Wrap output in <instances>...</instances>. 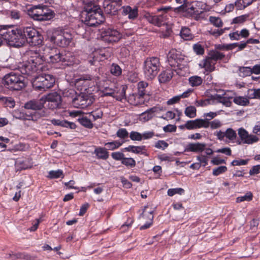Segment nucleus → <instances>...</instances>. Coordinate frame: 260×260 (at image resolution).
Instances as JSON below:
<instances>
[{
	"label": "nucleus",
	"instance_id": "nucleus-1",
	"mask_svg": "<svg viewBox=\"0 0 260 260\" xmlns=\"http://www.w3.org/2000/svg\"><path fill=\"white\" fill-rule=\"evenodd\" d=\"M29 58L18 66V70L22 74L27 76H32L44 71L46 67L43 65L45 58L37 51L30 50L29 52Z\"/></svg>",
	"mask_w": 260,
	"mask_h": 260
},
{
	"label": "nucleus",
	"instance_id": "nucleus-2",
	"mask_svg": "<svg viewBox=\"0 0 260 260\" xmlns=\"http://www.w3.org/2000/svg\"><path fill=\"white\" fill-rule=\"evenodd\" d=\"M81 18L85 24L90 26H95L105 20L101 9L95 7L91 8V6L85 7L81 14Z\"/></svg>",
	"mask_w": 260,
	"mask_h": 260
},
{
	"label": "nucleus",
	"instance_id": "nucleus-3",
	"mask_svg": "<svg viewBox=\"0 0 260 260\" xmlns=\"http://www.w3.org/2000/svg\"><path fill=\"white\" fill-rule=\"evenodd\" d=\"M46 37L49 42L60 47H67L72 40L71 33L59 28L48 29Z\"/></svg>",
	"mask_w": 260,
	"mask_h": 260
},
{
	"label": "nucleus",
	"instance_id": "nucleus-4",
	"mask_svg": "<svg viewBox=\"0 0 260 260\" xmlns=\"http://www.w3.org/2000/svg\"><path fill=\"white\" fill-rule=\"evenodd\" d=\"M27 14L33 20L39 21L50 20L55 15L53 10L43 4L32 6L27 9Z\"/></svg>",
	"mask_w": 260,
	"mask_h": 260
},
{
	"label": "nucleus",
	"instance_id": "nucleus-5",
	"mask_svg": "<svg viewBox=\"0 0 260 260\" xmlns=\"http://www.w3.org/2000/svg\"><path fill=\"white\" fill-rule=\"evenodd\" d=\"M3 30L1 35L8 45L14 47H20L24 45V39L22 37L21 27L13 28L9 27L7 29L4 28Z\"/></svg>",
	"mask_w": 260,
	"mask_h": 260
},
{
	"label": "nucleus",
	"instance_id": "nucleus-6",
	"mask_svg": "<svg viewBox=\"0 0 260 260\" xmlns=\"http://www.w3.org/2000/svg\"><path fill=\"white\" fill-rule=\"evenodd\" d=\"M55 82L54 76L42 73L35 77L32 81L33 88L38 91H43L52 87Z\"/></svg>",
	"mask_w": 260,
	"mask_h": 260
},
{
	"label": "nucleus",
	"instance_id": "nucleus-7",
	"mask_svg": "<svg viewBox=\"0 0 260 260\" xmlns=\"http://www.w3.org/2000/svg\"><path fill=\"white\" fill-rule=\"evenodd\" d=\"M3 84L10 89L19 90L25 86L24 77L19 73L11 72L3 78Z\"/></svg>",
	"mask_w": 260,
	"mask_h": 260
},
{
	"label": "nucleus",
	"instance_id": "nucleus-8",
	"mask_svg": "<svg viewBox=\"0 0 260 260\" xmlns=\"http://www.w3.org/2000/svg\"><path fill=\"white\" fill-rule=\"evenodd\" d=\"M22 37L24 39V43L26 41L31 46L41 45L43 42V38L39 32L31 26L21 27Z\"/></svg>",
	"mask_w": 260,
	"mask_h": 260
},
{
	"label": "nucleus",
	"instance_id": "nucleus-9",
	"mask_svg": "<svg viewBox=\"0 0 260 260\" xmlns=\"http://www.w3.org/2000/svg\"><path fill=\"white\" fill-rule=\"evenodd\" d=\"M127 87L126 85H121L112 87L104 86L100 87L101 96H110L118 101L126 99L125 91Z\"/></svg>",
	"mask_w": 260,
	"mask_h": 260
},
{
	"label": "nucleus",
	"instance_id": "nucleus-10",
	"mask_svg": "<svg viewBox=\"0 0 260 260\" xmlns=\"http://www.w3.org/2000/svg\"><path fill=\"white\" fill-rule=\"evenodd\" d=\"M159 59L156 57H148L144 63V73L147 79H153L159 70Z\"/></svg>",
	"mask_w": 260,
	"mask_h": 260
},
{
	"label": "nucleus",
	"instance_id": "nucleus-11",
	"mask_svg": "<svg viewBox=\"0 0 260 260\" xmlns=\"http://www.w3.org/2000/svg\"><path fill=\"white\" fill-rule=\"evenodd\" d=\"M138 92L137 93L130 95L128 98L127 101L133 105H137L140 103L139 100L137 99L143 98L145 95H149L150 91L149 90V84L145 81H140L137 84Z\"/></svg>",
	"mask_w": 260,
	"mask_h": 260
},
{
	"label": "nucleus",
	"instance_id": "nucleus-12",
	"mask_svg": "<svg viewBox=\"0 0 260 260\" xmlns=\"http://www.w3.org/2000/svg\"><path fill=\"white\" fill-rule=\"evenodd\" d=\"M101 37L103 41L110 43L118 41L121 38V35L115 29L103 27L101 28Z\"/></svg>",
	"mask_w": 260,
	"mask_h": 260
},
{
	"label": "nucleus",
	"instance_id": "nucleus-13",
	"mask_svg": "<svg viewBox=\"0 0 260 260\" xmlns=\"http://www.w3.org/2000/svg\"><path fill=\"white\" fill-rule=\"evenodd\" d=\"M111 56V52L107 48H100L95 50L90 55L92 59L88 61L91 65H94L95 61H102L108 59Z\"/></svg>",
	"mask_w": 260,
	"mask_h": 260
},
{
	"label": "nucleus",
	"instance_id": "nucleus-14",
	"mask_svg": "<svg viewBox=\"0 0 260 260\" xmlns=\"http://www.w3.org/2000/svg\"><path fill=\"white\" fill-rule=\"evenodd\" d=\"M153 209L149 207L145 206L142 214L140 215V219L144 224L140 227L141 230L146 229L150 226L153 219Z\"/></svg>",
	"mask_w": 260,
	"mask_h": 260
},
{
	"label": "nucleus",
	"instance_id": "nucleus-15",
	"mask_svg": "<svg viewBox=\"0 0 260 260\" xmlns=\"http://www.w3.org/2000/svg\"><path fill=\"white\" fill-rule=\"evenodd\" d=\"M48 53L43 56L45 58V61L48 60L52 63L61 62L62 52L56 48H47Z\"/></svg>",
	"mask_w": 260,
	"mask_h": 260
},
{
	"label": "nucleus",
	"instance_id": "nucleus-16",
	"mask_svg": "<svg viewBox=\"0 0 260 260\" xmlns=\"http://www.w3.org/2000/svg\"><path fill=\"white\" fill-rule=\"evenodd\" d=\"M238 134L243 144H252L258 141V138L253 135L249 134L247 131L243 128H240L238 130Z\"/></svg>",
	"mask_w": 260,
	"mask_h": 260
},
{
	"label": "nucleus",
	"instance_id": "nucleus-17",
	"mask_svg": "<svg viewBox=\"0 0 260 260\" xmlns=\"http://www.w3.org/2000/svg\"><path fill=\"white\" fill-rule=\"evenodd\" d=\"M91 78L89 76H82L75 80V87L82 93V91H86L90 85Z\"/></svg>",
	"mask_w": 260,
	"mask_h": 260
},
{
	"label": "nucleus",
	"instance_id": "nucleus-18",
	"mask_svg": "<svg viewBox=\"0 0 260 260\" xmlns=\"http://www.w3.org/2000/svg\"><path fill=\"white\" fill-rule=\"evenodd\" d=\"M48 102L47 106L50 109H60L61 96L56 92L48 95L47 97Z\"/></svg>",
	"mask_w": 260,
	"mask_h": 260
},
{
	"label": "nucleus",
	"instance_id": "nucleus-19",
	"mask_svg": "<svg viewBox=\"0 0 260 260\" xmlns=\"http://www.w3.org/2000/svg\"><path fill=\"white\" fill-rule=\"evenodd\" d=\"M91 104V100L87 98L82 93L77 94L73 100V104L78 108L84 109Z\"/></svg>",
	"mask_w": 260,
	"mask_h": 260
},
{
	"label": "nucleus",
	"instance_id": "nucleus-20",
	"mask_svg": "<svg viewBox=\"0 0 260 260\" xmlns=\"http://www.w3.org/2000/svg\"><path fill=\"white\" fill-rule=\"evenodd\" d=\"M185 127L188 129L208 128V123L204 119H196L194 120L187 121L185 124Z\"/></svg>",
	"mask_w": 260,
	"mask_h": 260
},
{
	"label": "nucleus",
	"instance_id": "nucleus-21",
	"mask_svg": "<svg viewBox=\"0 0 260 260\" xmlns=\"http://www.w3.org/2000/svg\"><path fill=\"white\" fill-rule=\"evenodd\" d=\"M61 62L66 66H73L76 63V57L73 53L70 51H62Z\"/></svg>",
	"mask_w": 260,
	"mask_h": 260
},
{
	"label": "nucleus",
	"instance_id": "nucleus-22",
	"mask_svg": "<svg viewBox=\"0 0 260 260\" xmlns=\"http://www.w3.org/2000/svg\"><path fill=\"white\" fill-rule=\"evenodd\" d=\"M181 59L180 52L175 49H171L167 55V59L171 66H174L175 62Z\"/></svg>",
	"mask_w": 260,
	"mask_h": 260
},
{
	"label": "nucleus",
	"instance_id": "nucleus-23",
	"mask_svg": "<svg viewBox=\"0 0 260 260\" xmlns=\"http://www.w3.org/2000/svg\"><path fill=\"white\" fill-rule=\"evenodd\" d=\"M206 146L205 143H190L187 145L185 150L191 152H202Z\"/></svg>",
	"mask_w": 260,
	"mask_h": 260
},
{
	"label": "nucleus",
	"instance_id": "nucleus-24",
	"mask_svg": "<svg viewBox=\"0 0 260 260\" xmlns=\"http://www.w3.org/2000/svg\"><path fill=\"white\" fill-rule=\"evenodd\" d=\"M43 103L37 100H30L24 104V107L26 109L32 110H41L43 107Z\"/></svg>",
	"mask_w": 260,
	"mask_h": 260
},
{
	"label": "nucleus",
	"instance_id": "nucleus-25",
	"mask_svg": "<svg viewBox=\"0 0 260 260\" xmlns=\"http://www.w3.org/2000/svg\"><path fill=\"white\" fill-rule=\"evenodd\" d=\"M52 124L57 125H60L63 127H69L71 129H75L76 128V125L74 123L69 122L66 120H61L59 119H52L51 120Z\"/></svg>",
	"mask_w": 260,
	"mask_h": 260
},
{
	"label": "nucleus",
	"instance_id": "nucleus-26",
	"mask_svg": "<svg viewBox=\"0 0 260 260\" xmlns=\"http://www.w3.org/2000/svg\"><path fill=\"white\" fill-rule=\"evenodd\" d=\"M252 4L251 0H236L235 5L237 10H242Z\"/></svg>",
	"mask_w": 260,
	"mask_h": 260
},
{
	"label": "nucleus",
	"instance_id": "nucleus-27",
	"mask_svg": "<svg viewBox=\"0 0 260 260\" xmlns=\"http://www.w3.org/2000/svg\"><path fill=\"white\" fill-rule=\"evenodd\" d=\"M215 63L209 57H207L204 60L203 68H205L206 71L211 72L215 69Z\"/></svg>",
	"mask_w": 260,
	"mask_h": 260
},
{
	"label": "nucleus",
	"instance_id": "nucleus-28",
	"mask_svg": "<svg viewBox=\"0 0 260 260\" xmlns=\"http://www.w3.org/2000/svg\"><path fill=\"white\" fill-rule=\"evenodd\" d=\"M148 20L152 24L157 26H161L162 22V15H154L149 16L148 17Z\"/></svg>",
	"mask_w": 260,
	"mask_h": 260
},
{
	"label": "nucleus",
	"instance_id": "nucleus-29",
	"mask_svg": "<svg viewBox=\"0 0 260 260\" xmlns=\"http://www.w3.org/2000/svg\"><path fill=\"white\" fill-rule=\"evenodd\" d=\"M94 153L99 158L106 159L109 156L108 152L105 148L99 147L95 149Z\"/></svg>",
	"mask_w": 260,
	"mask_h": 260
},
{
	"label": "nucleus",
	"instance_id": "nucleus-30",
	"mask_svg": "<svg viewBox=\"0 0 260 260\" xmlns=\"http://www.w3.org/2000/svg\"><path fill=\"white\" fill-rule=\"evenodd\" d=\"M180 36L185 40H191L193 38L189 28L185 27L182 28L180 31Z\"/></svg>",
	"mask_w": 260,
	"mask_h": 260
},
{
	"label": "nucleus",
	"instance_id": "nucleus-31",
	"mask_svg": "<svg viewBox=\"0 0 260 260\" xmlns=\"http://www.w3.org/2000/svg\"><path fill=\"white\" fill-rule=\"evenodd\" d=\"M106 5V6L104 7L105 11L106 12L109 14L114 13L118 11V8L120 6L115 5L111 3L107 2L106 1L104 2V5Z\"/></svg>",
	"mask_w": 260,
	"mask_h": 260
},
{
	"label": "nucleus",
	"instance_id": "nucleus-32",
	"mask_svg": "<svg viewBox=\"0 0 260 260\" xmlns=\"http://www.w3.org/2000/svg\"><path fill=\"white\" fill-rule=\"evenodd\" d=\"M188 81L190 85L192 87L200 86L203 82L202 78L198 76H192L189 78Z\"/></svg>",
	"mask_w": 260,
	"mask_h": 260
},
{
	"label": "nucleus",
	"instance_id": "nucleus-33",
	"mask_svg": "<svg viewBox=\"0 0 260 260\" xmlns=\"http://www.w3.org/2000/svg\"><path fill=\"white\" fill-rule=\"evenodd\" d=\"M224 56V54L222 53L217 51H212L209 54L208 57L216 63L217 60L222 59Z\"/></svg>",
	"mask_w": 260,
	"mask_h": 260
},
{
	"label": "nucleus",
	"instance_id": "nucleus-34",
	"mask_svg": "<svg viewBox=\"0 0 260 260\" xmlns=\"http://www.w3.org/2000/svg\"><path fill=\"white\" fill-rule=\"evenodd\" d=\"M110 73L114 76L118 77L122 74V69L116 63H112L110 67Z\"/></svg>",
	"mask_w": 260,
	"mask_h": 260
},
{
	"label": "nucleus",
	"instance_id": "nucleus-35",
	"mask_svg": "<svg viewBox=\"0 0 260 260\" xmlns=\"http://www.w3.org/2000/svg\"><path fill=\"white\" fill-rule=\"evenodd\" d=\"M234 102L237 105L245 106L249 104L248 99L243 96H236L233 100Z\"/></svg>",
	"mask_w": 260,
	"mask_h": 260
},
{
	"label": "nucleus",
	"instance_id": "nucleus-36",
	"mask_svg": "<svg viewBox=\"0 0 260 260\" xmlns=\"http://www.w3.org/2000/svg\"><path fill=\"white\" fill-rule=\"evenodd\" d=\"M211 117L210 119H204L207 121L208 123V127L210 126L212 129H216L220 127L221 126V123L220 121L218 120H214L211 122H210L209 120L214 118V116L212 115H207Z\"/></svg>",
	"mask_w": 260,
	"mask_h": 260
},
{
	"label": "nucleus",
	"instance_id": "nucleus-37",
	"mask_svg": "<svg viewBox=\"0 0 260 260\" xmlns=\"http://www.w3.org/2000/svg\"><path fill=\"white\" fill-rule=\"evenodd\" d=\"M64 175L63 172L61 170H57L56 171H50L48 173L47 177L50 179H56L59 177L63 178Z\"/></svg>",
	"mask_w": 260,
	"mask_h": 260
},
{
	"label": "nucleus",
	"instance_id": "nucleus-38",
	"mask_svg": "<svg viewBox=\"0 0 260 260\" xmlns=\"http://www.w3.org/2000/svg\"><path fill=\"white\" fill-rule=\"evenodd\" d=\"M125 149L127 151L132 152L136 154L143 153V151L145 150V146H135L130 145L125 148Z\"/></svg>",
	"mask_w": 260,
	"mask_h": 260
},
{
	"label": "nucleus",
	"instance_id": "nucleus-39",
	"mask_svg": "<svg viewBox=\"0 0 260 260\" xmlns=\"http://www.w3.org/2000/svg\"><path fill=\"white\" fill-rule=\"evenodd\" d=\"M122 144V143L120 141H114L111 142L106 143L105 144V146L107 147V149L113 150L119 148Z\"/></svg>",
	"mask_w": 260,
	"mask_h": 260
},
{
	"label": "nucleus",
	"instance_id": "nucleus-40",
	"mask_svg": "<svg viewBox=\"0 0 260 260\" xmlns=\"http://www.w3.org/2000/svg\"><path fill=\"white\" fill-rule=\"evenodd\" d=\"M225 133V137L230 141H234L237 138L236 132L232 128H228Z\"/></svg>",
	"mask_w": 260,
	"mask_h": 260
},
{
	"label": "nucleus",
	"instance_id": "nucleus-41",
	"mask_svg": "<svg viewBox=\"0 0 260 260\" xmlns=\"http://www.w3.org/2000/svg\"><path fill=\"white\" fill-rule=\"evenodd\" d=\"M249 16V14H244L235 17L233 19L232 24H242L246 21Z\"/></svg>",
	"mask_w": 260,
	"mask_h": 260
},
{
	"label": "nucleus",
	"instance_id": "nucleus-42",
	"mask_svg": "<svg viewBox=\"0 0 260 260\" xmlns=\"http://www.w3.org/2000/svg\"><path fill=\"white\" fill-rule=\"evenodd\" d=\"M121 164L127 167L133 168L136 166V161L131 157H124L122 159Z\"/></svg>",
	"mask_w": 260,
	"mask_h": 260
},
{
	"label": "nucleus",
	"instance_id": "nucleus-43",
	"mask_svg": "<svg viewBox=\"0 0 260 260\" xmlns=\"http://www.w3.org/2000/svg\"><path fill=\"white\" fill-rule=\"evenodd\" d=\"M239 76L242 77H245L250 76L251 74V68L250 67H240Z\"/></svg>",
	"mask_w": 260,
	"mask_h": 260
},
{
	"label": "nucleus",
	"instance_id": "nucleus-44",
	"mask_svg": "<svg viewBox=\"0 0 260 260\" xmlns=\"http://www.w3.org/2000/svg\"><path fill=\"white\" fill-rule=\"evenodd\" d=\"M252 193L251 192H248L245 195L237 198L236 202L240 203L244 201H250L252 199Z\"/></svg>",
	"mask_w": 260,
	"mask_h": 260
},
{
	"label": "nucleus",
	"instance_id": "nucleus-45",
	"mask_svg": "<svg viewBox=\"0 0 260 260\" xmlns=\"http://www.w3.org/2000/svg\"><path fill=\"white\" fill-rule=\"evenodd\" d=\"M77 94L78 93L73 89H69L64 91L63 92L64 96L70 99L72 103L73 102L74 99L75 98Z\"/></svg>",
	"mask_w": 260,
	"mask_h": 260
},
{
	"label": "nucleus",
	"instance_id": "nucleus-46",
	"mask_svg": "<svg viewBox=\"0 0 260 260\" xmlns=\"http://www.w3.org/2000/svg\"><path fill=\"white\" fill-rule=\"evenodd\" d=\"M209 21L216 27H220L223 25V22L219 17L210 16Z\"/></svg>",
	"mask_w": 260,
	"mask_h": 260
},
{
	"label": "nucleus",
	"instance_id": "nucleus-47",
	"mask_svg": "<svg viewBox=\"0 0 260 260\" xmlns=\"http://www.w3.org/2000/svg\"><path fill=\"white\" fill-rule=\"evenodd\" d=\"M165 29V32H164V38L166 37H172V26L168 23H164V29Z\"/></svg>",
	"mask_w": 260,
	"mask_h": 260
},
{
	"label": "nucleus",
	"instance_id": "nucleus-48",
	"mask_svg": "<svg viewBox=\"0 0 260 260\" xmlns=\"http://www.w3.org/2000/svg\"><path fill=\"white\" fill-rule=\"evenodd\" d=\"M79 122L84 126L88 128H92L93 124L90 120L86 117H82L78 119Z\"/></svg>",
	"mask_w": 260,
	"mask_h": 260
},
{
	"label": "nucleus",
	"instance_id": "nucleus-49",
	"mask_svg": "<svg viewBox=\"0 0 260 260\" xmlns=\"http://www.w3.org/2000/svg\"><path fill=\"white\" fill-rule=\"evenodd\" d=\"M184 193V190L182 188L169 189L168 191V195L172 197L175 194H182Z\"/></svg>",
	"mask_w": 260,
	"mask_h": 260
},
{
	"label": "nucleus",
	"instance_id": "nucleus-50",
	"mask_svg": "<svg viewBox=\"0 0 260 260\" xmlns=\"http://www.w3.org/2000/svg\"><path fill=\"white\" fill-rule=\"evenodd\" d=\"M116 135L120 139H125L128 137V133L125 128H120L116 133Z\"/></svg>",
	"mask_w": 260,
	"mask_h": 260
},
{
	"label": "nucleus",
	"instance_id": "nucleus-51",
	"mask_svg": "<svg viewBox=\"0 0 260 260\" xmlns=\"http://www.w3.org/2000/svg\"><path fill=\"white\" fill-rule=\"evenodd\" d=\"M129 137L133 141H141L142 140V134L137 132H132L130 133Z\"/></svg>",
	"mask_w": 260,
	"mask_h": 260
},
{
	"label": "nucleus",
	"instance_id": "nucleus-52",
	"mask_svg": "<svg viewBox=\"0 0 260 260\" xmlns=\"http://www.w3.org/2000/svg\"><path fill=\"white\" fill-rule=\"evenodd\" d=\"M227 171V168L225 166H220L213 170V175L218 176Z\"/></svg>",
	"mask_w": 260,
	"mask_h": 260
},
{
	"label": "nucleus",
	"instance_id": "nucleus-53",
	"mask_svg": "<svg viewBox=\"0 0 260 260\" xmlns=\"http://www.w3.org/2000/svg\"><path fill=\"white\" fill-rule=\"evenodd\" d=\"M57 113H64V114H92L93 112L85 113L81 110L70 111L69 110H62V111H58V112H57Z\"/></svg>",
	"mask_w": 260,
	"mask_h": 260
},
{
	"label": "nucleus",
	"instance_id": "nucleus-54",
	"mask_svg": "<svg viewBox=\"0 0 260 260\" xmlns=\"http://www.w3.org/2000/svg\"><path fill=\"white\" fill-rule=\"evenodd\" d=\"M6 100L3 104H5L6 107H8L11 108H14L15 105L14 100L11 97H6Z\"/></svg>",
	"mask_w": 260,
	"mask_h": 260
},
{
	"label": "nucleus",
	"instance_id": "nucleus-55",
	"mask_svg": "<svg viewBox=\"0 0 260 260\" xmlns=\"http://www.w3.org/2000/svg\"><path fill=\"white\" fill-rule=\"evenodd\" d=\"M208 32L210 35L215 37H218L224 33V29H211Z\"/></svg>",
	"mask_w": 260,
	"mask_h": 260
},
{
	"label": "nucleus",
	"instance_id": "nucleus-56",
	"mask_svg": "<svg viewBox=\"0 0 260 260\" xmlns=\"http://www.w3.org/2000/svg\"><path fill=\"white\" fill-rule=\"evenodd\" d=\"M193 49L194 51L198 55H202L204 53V49L200 44H195L193 45Z\"/></svg>",
	"mask_w": 260,
	"mask_h": 260
},
{
	"label": "nucleus",
	"instance_id": "nucleus-57",
	"mask_svg": "<svg viewBox=\"0 0 260 260\" xmlns=\"http://www.w3.org/2000/svg\"><path fill=\"white\" fill-rule=\"evenodd\" d=\"M112 158L116 160H121L122 161V159L124 158V154L120 152H115L111 154Z\"/></svg>",
	"mask_w": 260,
	"mask_h": 260
},
{
	"label": "nucleus",
	"instance_id": "nucleus-58",
	"mask_svg": "<svg viewBox=\"0 0 260 260\" xmlns=\"http://www.w3.org/2000/svg\"><path fill=\"white\" fill-rule=\"evenodd\" d=\"M21 12L17 10H13L10 12V16L13 19H19L21 17Z\"/></svg>",
	"mask_w": 260,
	"mask_h": 260
},
{
	"label": "nucleus",
	"instance_id": "nucleus-59",
	"mask_svg": "<svg viewBox=\"0 0 260 260\" xmlns=\"http://www.w3.org/2000/svg\"><path fill=\"white\" fill-rule=\"evenodd\" d=\"M252 93L250 94L251 99H260V89H251Z\"/></svg>",
	"mask_w": 260,
	"mask_h": 260
},
{
	"label": "nucleus",
	"instance_id": "nucleus-60",
	"mask_svg": "<svg viewBox=\"0 0 260 260\" xmlns=\"http://www.w3.org/2000/svg\"><path fill=\"white\" fill-rule=\"evenodd\" d=\"M161 111V108L159 107H154L149 110L142 112L141 114H154V113H159Z\"/></svg>",
	"mask_w": 260,
	"mask_h": 260
},
{
	"label": "nucleus",
	"instance_id": "nucleus-61",
	"mask_svg": "<svg viewBox=\"0 0 260 260\" xmlns=\"http://www.w3.org/2000/svg\"><path fill=\"white\" fill-rule=\"evenodd\" d=\"M247 163V160L244 159H238V160H233L231 164L232 166H242L245 165Z\"/></svg>",
	"mask_w": 260,
	"mask_h": 260
},
{
	"label": "nucleus",
	"instance_id": "nucleus-62",
	"mask_svg": "<svg viewBox=\"0 0 260 260\" xmlns=\"http://www.w3.org/2000/svg\"><path fill=\"white\" fill-rule=\"evenodd\" d=\"M138 15V9L136 8L132 9V10L131 11V12L128 14V17L130 19H134L136 18V17H137Z\"/></svg>",
	"mask_w": 260,
	"mask_h": 260
},
{
	"label": "nucleus",
	"instance_id": "nucleus-63",
	"mask_svg": "<svg viewBox=\"0 0 260 260\" xmlns=\"http://www.w3.org/2000/svg\"><path fill=\"white\" fill-rule=\"evenodd\" d=\"M189 13H193L195 15H199L201 14L203 11L201 10H199L197 8H196L193 5L191 6L190 8H188L186 10Z\"/></svg>",
	"mask_w": 260,
	"mask_h": 260
},
{
	"label": "nucleus",
	"instance_id": "nucleus-64",
	"mask_svg": "<svg viewBox=\"0 0 260 260\" xmlns=\"http://www.w3.org/2000/svg\"><path fill=\"white\" fill-rule=\"evenodd\" d=\"M260 173V165L253 166L249 171L250 175H254Z\"/></svg>",
	"mask_w": 260,
	"mask_h": 260
}]
</instances>
